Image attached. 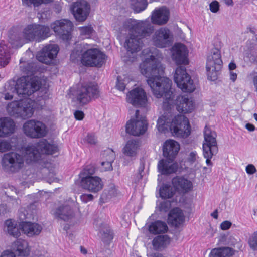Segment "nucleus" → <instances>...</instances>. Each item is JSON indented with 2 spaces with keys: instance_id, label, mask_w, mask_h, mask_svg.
<instances>
[{
  "instance_id": "f257e3e1",
  "label": "nucleus",
  "mask_w": 257,
  "mask_h": 257,
  "mask_svg": "<svg viewBox=\"0 0 257 257\" xmlns=\"http://www.w3.org/2000/svg\"><path fill=\"white\" fill-rule=\"evenodd\" d=\"M141 73L147 78V83L153 94L157 98L164 97L162 107L165 111L171 112L173 107V93L171 90V81L162 77L165 67L152 54L146 58L140 64Z\"/></svg>"
},
{
  "instance_id": "f03ea898",
  "label": "nucleus",
  "mask_w": 257,
  "mask_h": 257,
  "mask_svg": "<svg viewBox=\"0 0 257 257\" xmlns=\"http://www.w3.org/2000/svg\"><path fill=\"white\" fill-rule=\"evenodd\" d=\"M24 156L12 152L5 154L2 161L3 166L5 169H9L11 172H17L22 168L24 159L27 164L36 162L40 159V152L36 146L28 145L23 151Z\"/></svg>"
},
{
  "instance_id": "7ed1b4c3",
  "label": "nucleus",
  "mask_w": 257,
  "mask_h": 257,
  "mask_svg": "<svg viewBox=\"0 0 257 257\" xmlns=\"http://www.w3.org/2000/svg\"><path fill=\"white\" fill-rule=\"evenodd\" d=\"M123 29L142 39L150 36L154 30L153 26L148 21H138L132 19H127L123 22Z\"/></svg>"
},
{
  "instance_id": "20e7f679",
  "label": "nucleus",
  "mask_w": 257,
  "mask_h": 257,
  "mask_svg": "<svg viewBox=\"0 0 257 257\" xmlns=\"http://www.w3.org/2000/svg\"><path fill=\"white\" fill-rule=\"evenodd\" d=\"M51 35L49 27L36 23L29 24L23 29V36L25 40L40 42Z\"/></svg>"
},
{
  "instance_id": "39448f33",
  "label": "nucleus",
  "mask_w": 257,
  "mask_h": 257,
  "mask_svg": "<svg viewBox=\"0 0 257 257\" xmlns=\"http://www.w3.org/2000/svg\"><path fill=\"white\" fill-rule=\"evenodd\" d=\"M217 134L206 126L204 131V141L203 144V156L206 159V163L208 166H211V159L216 155L218 151L217 141Z\"/></svg>"
},
{
  "instance_id": "423d86ee",
  "label": "nucleus",
  "mask_w": 257,
  "mask_h": 257,
  "mask_svg": "<svg viewBox=\"0 0 257 257\" xmlns=\"http://www.w3.org/2000/svg\"><path fill=\"white\" fill-rule=\"evenodd\" d=\"M83 46L86 50L82 54V63L87 66H102L105 61V55L97 48H89L87 43L83 44Z\"/></svg>"
},
{
  "instance_id": "0eeeda50",
  "label": "nucleus",
  "mask_w": 257,
  "mask_h": 257,
  "mask_svg": "<svg viewBox=\"0 0 257 257\" xmlns=\"http://www.w3.org/2000/svg\"><path fill=\"white\" fill-rule=\"evenodd\" d=\"M222 63L219 50L216 48L212 49L211 54L207 57L206 65L209 80L214 81L217 79L218 72L222 68Z\"/></svg>"
},
{
  "instance_id": "6e6552de",
  "label": "nucleus",
  "mask_w": 257,
  "mask_h": 257,
  "mask_svg": "<svg viewBox=\"0 0 257 257\" xmlns=\"http://www.w3.org/2000/svg\"><path fill=\"white\" fill-rule=\"evenodd\" d=\"M175 82L177 86L185 92H192L196 87L193 81L186 72V68L183 66H178L174 76Z\"/></svg>"
},
{
  "instance_id": "1a4fd4ad",
  "label": "nucleus",
  "mask_w": 257,
  "mask_h": 257,
  "mask_svg": "<svg viewBox=\"0 0 257 257\" xmlns=\"http://www.w3.org/2000/svg\"><path fill=\"white\" fill-rule=\"evenodd\" d=\"M171 132L177 137L187 138L191 133V126L188 118L183 115H177L172 120Z\"/></svg>"
},
{
  "instance_id": "9d476101",
  "label": "nucleus",
  "mask_w": 257,
  "mask_h": 257,
  "mask_svg": "<svg viewBox=\"0 0 257 257\" xmlns=\"http://www.w3.org/2000/svg\"><path fill=\"white\" fill-rule=\"evenodd\" d=\"M98 92L96 86L91 84H83L78 87L74 95L80 104L85 105L92 98H97L99 96Z\"/></svg>"
},
{
  "instance_id": "9b49d317",
  "label": "nucleus",
  "mask_w": 257,
  "mask_h": 257,
  "mask_svg": "<svg viewBox=\"0 0 257 257\" xmlns=\"http://www.w3.org/2000/svg\"><path fill=\"white\" fill-rule=\"evenodd\" d=\"M10 105L12 106V115L16 117L25 119L31 117L34 113V108L29 99L12 102Z\"/></svg>"
},
{
  "instance_id": "f8f14e48",
  "label": "nucleus",
  "mask_w": 257,
  "mask_h": 257,
  "mask_svg": "<svg viewBox=\"0 0 257 257\" xmlns=\"http://www.w3.org/2000/svg\"><path fill=\"white\" fill-rule=\"evenodd\" d=\"M39 88V84L34 81L30 82L29 78L23 76L18 79L15 84V90L19 96L22 97L29 96Z\"/></svg>"
},
{
  "instance_id": "ddd939ff",
  "label": "nucleus",
  "mask_w": 257,
  "mask_h": 257,
  "mask_svg": "<svg viewBox=\"0 0 257 257\" xmlns=\"http://www.w3.org/2000/svg\"><path fill=\"white\" fill-rule=\"evenodd\" d=\"M26 136L32 138H39L44 137L47 133L45 125L39 121L29 120L23 126Z\"/></svg>"
},
{
  "instance_id": "4468645a",
  "label": "nucleus",
  "mask_w": 257,
  "mask_h": 257,
  "mask_svg": "<svg viewBox=\"0 0 257 257\" xmlns=\"http://www.w3.org/2000/svg\"><path fill=\"white\" fill-rule=\"evenodd\" d=\"M73 24L68 19H61L51 24V27L57 36L62 39L68 40L71 38V32Z\"/></svg>"
},
{
  "instance_id": "2eb2a0df",
  "label": "nucleus",
  "mask_w": 257,
  "mask_h": 257,
  "mask_svg": "<svg viewBox=\"0 0 257 257\" xmlns=\"http://www.w3.org/2000/svg\"><path fill=\"white\" fill-rule=\"evenodd\" d=\"M173 35L170 30L165 27L156 30L152 36V42L158 48H165L172 44Z\"/></svg>"
},
{
  "instance_id": "dca6fc26",
  "label": "nucleus",
  "mask_w": 257,
  "mask_h": 257,
  "mask_svg": "<svg viewBox=\"0 0 257 257\" xmlns=\"http://www.w3.org/2000/svg\"><path fill=\"white\" fill-rule=\"evenodd\" d=\"M139 110L135 111L136 119H131L126 125V131L127 133L133 136L142 135L147 130V123L143 117L139 119Z\"/></svg>"
},
{
  "instance_id": "f3484780",
  "label": "nucleus",
  "mask_w": 257,
  "mask_h": 257,
  "mask_svg": "<svg viewBox=\"0 0 257 257\" xmlns=\"http://www.w3.org/2000/svg\"><path fill=\"white\" fill-rule=\"evenodd\" d=\"M71 10L77 21L83 22L89 14L90 6L85 0H78L72 3Z\"/></svg>"
},
{
  "instance_id": "a211bd4d",
  "label": "nucleus",
  "mask_w": 257,
  "mask_h": 257,
  "mask_svg": "<svg viewBox=\"0 0 257 257\" xmlns=\"http://www.w3.org/2000/svg\"><path fill=\"white\" fill-rule=\"evenodd\" d=\"M81 186L85 190L96 193L102 189L103 183L99 177L87 175L82 177Z\"/></svg>"
},
{
  "instance_id": "6ab92c4d",
  "label": "nucleus",
  "mask_w": 257,
  "mask_h": 257,
  "mask_svg": "<svg viewBox=\"0 0 257 257\" xmlns=\"http://www.w3.org/2000/svg\"><path fill=\"white\" fill-rule=\"evenodd\" d=\"M127 101L136 107H144L147 102L146 93L141 88L137 87L127 94Z\"/></svg>"
},
{
  "instance_id": "aec40b11",
  "label": "nucleus",
  "mask_w": 257,
  "mask_h": 257,
  "mask_svg": "<svg viewBox=\"0 0 257 257\" xmlns=\"http://www.w3.org/2000/svg\"><path fill=\"white\" fill-rule=\"evenodd\" d=\"M58 51L59 47L57 45H48L37 53L36 57L39 61L43 63L50 64L56 57Z\"/></svg>"
},
{
  "instance_id": "412c9836",
  "label": "nucleus",
  "mask_w": 257,
  "mask_h": 257,
  "mask_svg": "<svg viewBox=\"0 0 257 257\" xmlns=\"http://www.w3.org/2000/svg\"><path fill=\"white\" fill-rule=\"evenodd\" d=\"M188 51L186 47L181 44L177 43L172 47V58L177 65L188 63Z\"/></svg>"
},
{
  "instance_id": "4be33fe9",
  "label": "nucleus",
  "mask_w": 257,
  "mask_h": 257,
  "mask_svg": "<svg viewBox=\"0 0 257 257\" xmlns=\"http://www.w3.org/2000/svg\"><path fill=\"white\" fill-rule=\"evenodd\" d=\"M170 17L169 11L166 7L156 8L152 13L151 22L158 25L166 24Z\"/></svg>"
},
{
  "instance_id": "5701e85b",
  "label": "nucleus",
  "mask_w": 257,
  "mask_h": 257,
  "mask_svg": "<svg viewBox=\"0 0 257 257\" xmlns=\"http://www.w3.org/2000/svg\"><path fill=\"white\" fill-rule=\"evenodd\" d=\"M172 183L176 191L183 194L188 193L193 188L192 182L184 177H174Z\"/></svg>"
},
{
  "instance_id": "b1692460",
  "label": "nucleus",
  "mask_w": 257,
  "mask_h": 257,
  "mask_svg": "<svg viewBox=\"0 0 257 257\" xmlns=\"http://www.w3.org/2000/svg\"><path fill=\"white\" fill-rule=\"evenodd\" d=\"M179 150L180 145L178 142L173 140H167L163 146V155L172 162L175 158Z\"/></svg>"
},
{
  "instance_id": "393cba45",
  "label": "nucleus",
  "mask_w": 257,
  "mask_h": 257,
  "mask_svg": "<svg viewBox=\"0 0 257 257\" xmlns=\"http://www.w3.org/2000/svg\"><path fill=\"white\" fill-rule=\"evenodd\" d=\"M125 43V47L127 50L131 53L139 51L143 44L141 38L130 33H129V37L126 39Z\"/></svg>"
},
{
  "instance_id": "a878e982",
  "label": "nucleus",
  "mask_w": 257,
  "mask_h": 257,
  "mask_svg": "<svg viewBox=\"0 0 257 257\" xmlns=\"http://www.w3.org/2000/svg\"><path fill=\"white\" fill-rule=\"evenodd\" d=\"M55 217L65 221L71 220L75 216L73 210L69 205H62L58 207L54 211Z\"/></svg>"
},
{
  "instance_id": "bb28decb",
  "label": "nucleus",
  "mask_w": 257,
  "mask_h": 257,
  "mask_svg": "<svg viewBox=\"0 0 257 257\" xmlns=\"http://www.w3.org/2000/svg\"><path fill=\"white\" fill-rule=\"evenodd\" d=\"M176 108L179 112L186 113L191 112L194 108L193 101L186 96L178 97Z\"/></svg>"
},
{
  "instance_id": "cd10ccee",
  "label": "nucleus",
  "mask_w": 257,
  "mask_h": 257,
  "mask_svg": "<svg viewBox=\"0 0 257 257\" xmlns=\"http://www.w3.org/2000/svg\"><path fill=\"white\" fill-rule=\"evenodd\" d=\"M15 128L14 121L9 117L0 118V137H6L13 133Z\"/></svg>"
},
{
  "instance_id": "c85d7f7f",
  "label": "nucleus",
  "mask_w": 257,
  "mask_h": 257,
  "mask_svg": "<svg viewBox=\"0 0 257 257\" xmlns=\"http://www.w3.org/2000/svg\"><path fill=\"white\" fill-rule=\"evenodd\" d=\"M184 220V216L182 211L178 208L172 209L168 217V222L169 224L178 227Z\"/></svg>"
},
{
  "instance_id": "c756f323",
  "label": "nucleus",
  "mask_w": 257,
  "mask_h": 257,
  "mask_svg": "<svg viewBox=\"0 0 257 257\" xmlns=\"http://www.w3.org/2000/svg\"><path fill=\"white\" fill-rule=\"evenodd\" d=\"M20 69L22 73L26 75L25 77L29 78L39 70V67L36 63L33 61H24L20 60Z\"/></svg>"
},
{
  "instance_id": "7c9ffc66",
  "label": "nucleus",
  "mask_w": 257,
  "mask_h": 257,
  "mask_svg": "<svg viewBox=\"0 0 257 257\" xmlns=\"http://www.w3.org/2000/svg\"><path fill=\"white\" fill-rule=\"evenodd\" d=\"M171 238L167 235H160L156 236L152 241L153 248L155 250L162 251L170 244Z\"/></svg>"
},
{
  "instance_id": "2f4dec72",
  "label": "nucleus",
  "mask_w": 257,
  "mask_h": 257,
  "mask_svg": "<svg viewBox=\"0 0 257 257\" xmlns=\"http://www.w3.org/2000/svg\"><path fill=\"white\" fill-rule=\"evenodd\" d=\"M22 228L25 234L31 237L39 235L42 231V227L38 223L25 222L22 225Z\"/></svg>"
},
{
  "instance_id": "473e14b6",
  "label": "nucleus",
  "mask_w": 257,
  "mask_h": 257,
  "mask_svg": "<svg viewBox=\"0 0 257 257\" xmlns=\"http://www.w3.org/2000/svg\"><path fill=\"white\" fill-rule=\"evenodd\" d=\"M158 169L162 174L169 175L175 173L178 169V166L176 163H172L162 159L160 160L158 164Z\"/></svg>"
},
{
  "instance_id": "72a5a7b5",
  "label": "nucleus",
  "mask_w": 257,
  "mask_h": 257,
  "mask_svg": "<svg viewBox=\"0 0 257 257\" xmlns=\"http://www.w3.org/2000/svg\"><path fill=\"white\" fill-rule=\"evenodd\" d=\"M36 147L41 154H53L57 151V147L49 143L46 139H43L39 141Z\"/></svg>"
},
{
  "instance_id": "f704fd0d",
  "label": "nucleus",
  "mask_w": 257,
  "mask_h": 257,
  "mask_svg": "<svg viewBox=\"0 0 257 257\" xmlns=\"http://www.w3.org/2000/svg\"><path fill=\"white\" fill-rule=\"evenodd\" d=\"M16 254L20 256H26L29 254L28 242L22 239H17L14 243Z\"/></svg>"
},
{
  "instance_id": "c9c22d12",
  "label": "nucleus",
  "mask_w": 257,
  "mask_h": 257,
  "mask_svg": "<svg viewBox=\"0 0 257 257\" xmlns=\"http://www.w3.org/2000/svg\"><path fill=\"white\" fill-rule=\"evenodd\" d=\"M168 229L167 224L162 221H156L152 222L148 226L149 232L153 234L164 233Z\"/></svg>"
},
{
  "instance_id": "e433bc0d",
  "label": "nucleus",
  "mask_w": 257,
  "mask_h": 257,
  "mask_svg": "<svg viewBox=\"0 0 257 257\" xmlns=\"http://www.w3.org/2000/svg\"><path fill=\"white\" fill-rule=\"evenodd\" d=\"M139 147V141L137 140H130L122 149L123 153L128 157L136 156Z\"/></svg>"
},
{
  "instance_id": "4c0bfd02",
  "label": "nucleus",
  "mask_w": 257,
  "mask_h": 257,
  "mask_svg": "<svg viewBox=\"0 0 257 257\" xmlns=\"http://www.w3.org/2000/svg\"><path fill=\"white\" fill-rule=\"evenodd\" d=\"M234 250L229 247L215 248L211 250L209 257H231Z\"/></svg>"
},
{
  "instance_id": "58836bf2",
  "label": "nucleus",
  "mask_w": 257,
  "mask_h": 257,
  "mask_svg": "<svg viewBox=\"0 0 257 257\" xmlns=\"http://www.w3.org/2000/svg\"><path fill=\"white\" fill-rule=\"evenodd\" d=\"M9 40L10 43L14 47L20 46L24 43V38L23 33L21 34L17 31H11L9 34Z\"/></svg>"
},
{
  "instance_id": "ea45409f",
  "label": "nucleus",
  "mask_w": 257,
  "mask_h": 257,
  "mask_svg": "<svg viewBox=\"0 0 257 257\" xmlns=\"http://www.w3.org/2000/svg\"><path fill=\"white\" fill-rule=\"evenodd\" d=\"M167 112H164V114L160 117L157 121V127L160 132H165L168 129H171L170 119L167 117Z\"/></svg>"
},
{
  "instance_id": "a19ab883",
  "label": "nucleus",
  "mask_w": 257,
  "mask_h": 257,
  "mask_svg": "<svg viewBox=\"0 0 257 257\" xmlns=\"http://www.w3.org/2000/svg\"><path fill=\"white\" fill-rule=\"evenodd\" d=\"M10 53L7 46L2 42L0 43V67H5L9 62Z\"/></svg>"
},
{
  "instance_id": "79ce46f5",
  "label": "nucleus",
  "mask_w": 257,
  "mask_h": 257,
  "mask_svg": "<svg viewBox=\"0 0 257 257\" xmlns=\"http://www.w3.org/2000/svg\"><path fill=\"white\" fill-rule=\"evenodd\" d=\"M5 225L7 227V232L10 235L16 238L20 235V230L17 226L16 224L11 219L7 220L5 222Z\"/></svg>"
},
{
  "instance_id": "37998d69",
  "label": "nucleus",
  "mask_w": 257,
  "mask_h": 257,
  "mask_svg": "<svg viewBox=\"0 0 257 257\" xmlns=\"http://www.w3.org/2000/svg\"><path fill=\"white\" fill-rule=\"evenodd\" d=\"M105 154L108 155L109 158H105V160H102L101 166L104 168L105 171L112 170V163L115 158V154L113 150H108Z\"/></svg>"
},
{
  "instance_id": "c03bdc74",
  "label": "nucleus",
  "mask_w": 257,
  "mask_h": 257,
  "mask_svg": "<svg viewBox=\"0 0 257 257\" xmlns=\"http://www.w3.org/2000/svg\"><path fill=\"white\" fill-rule=\"evenodd\" d=\"M174 194V191L169 184H164L159 189V195L162 199L171 198Z\"/></svg>"
},
{
  "instance_id": "a18cd8bd",
  "label": "nucleus",
  "mask_w": 257,
  "mask_h": 257,
  "mask_svg": "<svg viewBox=\"0 0 257 257\" xmlns=\"http://www.w3.org/2000/svg\"><path fill=\"white\" fill-rule=\"evenodd\" d=\"M148 6L147 0H131V7L136 13H140L145 10Z\"/></svg>"
},
{
  "instance_id": "49530a36",
  "label": "nucleus",
  "mask_w": 257,
  "mask_h": 257,
  "mask_svg": "<svg viewBox=\"0 0 257 257\" xmlns=\"http://www.w3.org/2000/svg\"><path fill=\"white\" fill-rule=\"evenodd\" d=\"M99 233L102 240L105 243L110 242L113 238L112 231L109 227L105 226L102 228Z\"/></svg>"
},
{
  "instance_id": "de8ad7c7",
  "label": "nucleus",
  "mask_w": 257,
  "mask_h": 257,
  "mask_svg": "<svg viewBox=\"0 0 257 257\" xmlns=\"http://www.w3.org/2000/svg\"><path fill=\"white\" fill-rule=\"evenodd\" d=\"M34 207V204H31L29 206H28L27 209L25 208H21L19 212V218L20 220L22 222L23 224L25 222H27V219H30L32 217V214L28 212V210L31 208H33Z\"/></svg>"
},
{
  "instance_id": "09e8293b",
  "label": "nucleus",
  "mask_w": 257,
  "mask_h": 257,
  "mask_svg": "<svg viewBox=\"0 0 257 257\" xmlns=\"http://www.w3.org/2000/svg\"><path fill=\"white\" fill-rule=\"evenodd\" d=\"M126 82H129V79L127 77L122 78L120 76H118L117 79L116 88L120 91H124L126 87Z\"/></svg>"
},
{
  "instance_id": "8fccbe9b",
  "label": "nucleus",
  "mask_w": 257,
  "mask_h": 257,
  "mask_svg": "<svg viewBox=\"0 0 257 257\" xmlns=\"http://www.w3.org/2000/svg\"><path fill=\"white\" fill-rule=\"evenodd\" d=\"M79 29L80 34L86 38L89 37L93 31V28L90 26L79 27Z\"/></svg>"
},
{
  "instance_id": "3c124183",
  "label": "nucleus",
  "mask_w": 257,
  "mask_h": 257,
  "mask_svg": "<svg viewBox=\"0 0 257 257\" xmlns=\"http://www.w3.org/2000/svg\"><path fill=\"white\" fill-rule=\"evenodd\" d=\"M248 243L253 250H257V231L254 232L249 239Z\"/></svg>"
},
{
  "instance_id": "603ef678",
  "label": "nucleus",
  "mask_w": 257,
  "mask_h": 257,
  "mask_svg": "<svg viewBox=\"0 0 257 257\" xmlns=\"http://www.w3.org/2000/svg\"><path fill=\"white\" fill-rule=\"evenodd\" d=\"M171 206V203L170 201L164 200L160 203L159 207L161 211L166 212L170 210Z\"/></svg>"
},
{
  "instance_id": "864d4df0",
  "label": "nucleus",
  "mask_w": 257,
  "mask_h": 257,
  "mask_svg": "<svg viewBox=\"0 0 257 257\" xmlns=\"http://www.w3.org/2000/svg\"><path fill=\"white\" fill-rule=\"evenodd\" d=\"M23 6L30 7L33 5L34 7H38L42 4V0H22Z\"/></svg>"
},
{
  "instance_id": "5fc2aeb1",
  "label": "nucleus",
  "mask_w": 257,
  "mask_h": 257,
  "mask_svg": "<svg viewBox=\"0 0 257 257\" xmlns=\"http://www.w3.org/2000/svg\"><path fill=\"white\" fill-rule=\"evenodd\" d=\"M11 149L10 144L6 141L0 139V152H5Z\"/></svg>"
},
{
  "instance_id": "6e6d98bb",
  "label": "nucleus",
  "mask_w": 257,
  "mask_h": 257,
  "mask_svg": "<svg viewBox=\"0 0 257 257\" xmlns=\"http://www.w3.org/2000/svg\"><path fill=\"white\" fill-rule=\"evenodd\" d=\"M85 141L90 144H95L97 143V139L93 134H88L85 138Z\"/></svg>"
},
{
  "instance_id": "4d7b16f0",
  "label": "nucleus",
  "mask_w": 257,
  "mask_h": 257,
  "mask_svg": "<svg viewBox=\"0 0 257 257\" xmlns=\"http://www.w3.org/2000/svg\"><path fill=\"white\" fill-rule=\"evenodd\" d=\"M95 172V168L91 165L87 166L84 169V174L87 175L92 176Z\"/></svg>"
},
{
  "instance_id": "13d9d810",
  "label": "nucleus",
  "mask_w": 257,
  "mask_h": 257,
  "mask_svg": "<svg viewBox=\"0 0 257 257\" xmlns=\"http://www.w3.org/2000/svg\"><path fill=\"white\" fill-rule=\"evenodd\" d=\"M209 7L212 13H216L219 9V3L216 1H213L210 4Z\"/></svg>"
},
{
  "instance_id": "bf43d9fd",
  "label": "nucleus",
  "mask_w": 257,
  "mask_h": 257,
  "mask_svg": "<svg viewBox=\"0 0 257 257\" xmlns=\"http://www.w3.org/2000/svg\"><path fill=\"white\" fill-rule=\"evenodd\" d=\"M80 199L82 202L87 203L93 199V196L90 194H83L81 195Z\"/></svg>"
},
{
  "instance_id": "052dcab7",
  "label": "nucleus",
  "mask_w": 257,
  "mask_h": 257,
  "mask_svg": "<svg viewBox=\"0 0 257 257\" xmlns=\"http://www.w3.org/2000/svg\"><path fill=\"white\" fill-rule=\"evenodd\" d=\"M116 189L115 188L114 186H112L110 187V189L109 190H105V192H104L103 195H104L105 194L107 193L108 196L110 197L112 196H114L116 194Z\"/></svg>"
},
{
  "instance_id": "680f3d73",
  "label": "nucleus",
  "mask_w": 257,
  "mask_h": 257,
  "mask_svg": "<svg viewBox=\"0 0 257 257\" xmlns=\"http://www.w3.org/2000/svg\"><path fill=\"white\" fill-rule=\"evenodd\" d=\"M198 156L197 153L195 151H192L190 153L188 158V160L189 162L193 163L195 162Z\"/></svg>"
},
{
  "instance_id": "e2e57ef3",
  "label": "nucleus",
  "mask_w": 257,
  "mask_h": 257,
  "mask_svg": "<svg viewBox=\"0 0 257 257\" xmlns=\"http://www.w3.org/2000/svg\"><path fill=\"white\" fill-rule=\"evenodd\" d=\"M245 170L246 173L250 175L254 174L256 171L255 166L252 164H249L247 165Z\"/></svg>"
},
{
  "instance_id": "0e129e2a",
  "label": "nucleus",
  "mask_w": 257,
  "mask_h": 257,
  "mask_svg": "<svg viewBox=\"0 0 257 257\" xmlns=\"http://www.w3.org/2000/svg\"><path fill=\"white\" fill-rule=\"evenodd\" d=\"M74 117L78 120H82L84 117V113L80 110H76L74 113Z\"/></svg>"
},
{
  "instance_id": "69168bd1",
  "label": "nucleus",
  "mask_w": 257,
  "mask_h": 257,
  "mask_svg": "<svg viewBox=\"0 0 257 257\" xmlns=\"http://www.w3.org/2000/svg\"><path fill=\"white\" fill-rule=\"evenodd\" d=\"M231 225V223L228 221H224L220 224L221 229L223 230L229 229Z\"/></svg>"
},
{
  "instance_id": "338daca9",
  "label": "nucleus",
  "mask_w": 257,
  "mask_h": 257,
  "mask_svg": "<svg viewBox=\"0 0 257 257\" xmlns=\"http://www.w3.org/2000/svg\"><path fill=\"white\" fill-rule=\"evenodd\" d=\"M1 257H16V255L13 252L6 250L2 253Z\"/></svg>"
},
{
  "instance_id": "774afa93",
  "label": "nucleus",
  "mask_w": 257,
  "mask_h": 257,
  "mask_svg": "<svg viewBox=\"0 0 257 257\" xmlns=\"http://www.w3.org/2000/svg\"><path fill=\"white\" fill-rule=\"evenodd\" d=\"M144 164L143 163L141 164L139 168V173H138V176L139 177H138L139 179H141L143 176L142 174V173L144 172Z\"/></svg>"
}]
</instances>
